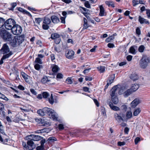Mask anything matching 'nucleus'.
<instances>
[{"label": "nucleus", "instance_id": "0e129e2a", "mask_svg": "<svg viewBox=\"0 0 150 150\" xmlns=\"http://www.w3.org/2000/svg\"><path fill=\"white\" fill-rule=\"evenodd\" d=\"M4 109V106L2 103H0V110L3 111Z\"/></svg>", "mask_w": 150, "mask_h": 150}, {"label": "nucleus", "instance_id": "774afa93", "mask_svg": "<svg viewBox=\"0 0 150 150\" xmlns=\"http://www.w3.org/2000/svg\"><path fill=\"white\" fill-rule=\"evenodd\" d=\"M146 13L148 18H150V10L146 9Z\"/></svg>", "mask_w": 150, "mask_h": 150}, {"label": "nucleus", "instance_id": "a18cd8bd", "mask_svg": "<svg viewBox=\"0 0 150 150\" xmlns=\"http://www.w3.org/2000/svg\"><path fill=\"white\" fill-rule=\"evenodd\" d=\"M63 76V75L62 73H57V79H62Z\"/></svg>", "mask_w": 150, "mask_h": 150}, {"label": "nucleus", "instance_id": "e433bc0d", "mask_svg": "<svg viewBox=\"0 0 150 150\" xmlns=\"http://www.w3.org/2000/svg\"><path fill=\"white\" fill-rule=\"evenodd\" d=\"M5 20L3 18H0V28L4 26Z\"/></svg>", "mask_w": 150, "mask_h": 150}, {"label": "nucleus", "instance_id": "4468645a", "mask_svg": "<svg viewBox=\"0 0 150 150\" xmlns=\"http://www.w3.org/2000/svg\"><path fill=\"white\" fill-rule=\"evenodd\" d=\"M114 117H115V119L119 123L121 122L122 121H124V120L122 118V117L117 113H115L114 114Z\"/></svg>", "mask_w": 150, "mask_h": 150}, {"label": "nucleus", "instance_id": "423d86ee", "mask_svg": "<svg viewBox=\"0 0 150 150\" xmlns=\"http://www.w3.org/2000/svg\"><path fill=\"white\" fill-rule=\"evenodd\" d=\"M149 62V59L146 56H143L140 60V66L143 68L146 67Z\"/></svg>", "mask_w": 150, "mask_h": 150}, {"label": "nucleus", "instance_id": "0eeeda50", "mask_svg": "<svg viewBox=\"0 0 150 150\" xmlns=\"http://www.w3.org/2000/svg\"><path fill=\"white\" fill-rule=\"evenodd\" d=\"M26 138L27 140H32L34 141H38L41 140L42 139V137L38 135L32 134L27 136Z\"/></svg>", "mask_w": 150, "mask_h": 150}, {"label": "nucleus", "instance_id": "473e14b6", "mask_svg": "<svg viewBox=\"0 0 150 150\" xmlns=\"http://www.w3.org/2000/svg\"><path fill=\"white\" fill-rule=\"evenodd\" d=\"M115 79V76L114 75H112L111 76L109 80L107 81V82L109 83L110 85L113 83Z\"/></svg>", "mask_w": 150, "mask_h": 150}, {"label": "nucleus", "instance_id": "5701e85b", "mask_svg": "<svg viewBox=\"0 0 150 150\" xmlns=\"http://www.w3.org/2000/svg\"><path fill=\"white\" fill-rule=\"evenodd\" d=\"M141 110L140 108H135L133 112V115L134 116H137L141 112Z\"/></svg>", "mask_w": 150, "mask_h": 150}, {"label": "nucleus", "instance_id": "a211bd4d", "mask_svg": "<svg viewBox=\"0 0 150 150\" xmlns=\"http://www.w3.org/2000/svg\"><path fill=\"white\" fill-rule=\"evenodd\" d=\"M38 120L40 121L41 124L42 126H48L50 125V122L45 120L40 119V120Z\"/></svg>", "mask_w": 150, "mask_h": 150}, {"label": "nucleus", "instance_id": "09e8293b", "mask_svg": "<svg viewBox=\"0 0 150 150\" xmlns=\"http://www.w3.org/2000/svg\"><path fill=\"white\" fill-rule=\"evenodd\" d=\"M85 6L87 8H90L91 6L88 1H86L84 3Z\"/></svg>", "mask_w": 150, "mask_h": 150}, {"label": "nucleus", "instance_id": "052dcab7", "mask_svg": "<svg viewBox=\"0 0 150 150\" xmlns=\"http://www.w3.org/2000/svg\"><path fill=\"white\" fill-rule=\"evenodd\" d=\"M58 127L60 130L63 129H64V125L61 124H59L58 125Z\"/></svg>", "mask_w": 150, "mask_h": 150}, {"label": "nucleus", "instance_id": "ea45409f", "mask_svg": "<svg viewBox=\"0 0 150 150\" xmlns=\"http://www.w3.org/2000/svg\"><path fill=\"white\" fill-rule=\"evenodd\" d=\"M17 4L16 3H13L11 4V7L9 8V9L11 10H13L14 8L16 6Z\"/></svg>", "mask_w": 150, "mask_h": 150}, {"label": "nucleus", "instance_id": "a878e982", "mask_svg": "<svg viewBox=\"0 0 150 150\" xmlns=\"http://www.w3.org/2000/svg\"><path fill=\"white\" fill-rule=\"evenodd\" d=\"M51 68H52V71L53 72L52 75L54 76L56 74V65L55 64H52Z\"/></svg>", "mask_w": 150, "mask_h": 150}, {"label": "nucleus", "instance_id": "f8f14e48", "mask_svg": "<svg viewBox=\"0 0 150 150\" xmlns=\"http://www.w3.org/2000/svg\"><path fill=\"white\" fill-rule=\"evenodd\" d=\"M118 88V87L117 86H115L112 88L110 93L111 97L116 96L117 91Z\"/></svg>", "mask_w": 150, "mask_h": 150}, {"label": "nucleus", "instance_id": "7ed1b4c3", "mask_svg": "<svg viewBox=\"0 0 150 150\" xmlns=\"http://www.w3.org/2000/svg\"><path fill=\"white\" fill-rule=\"evenodd\" d=\"M12 33L15 35H19L22 32V28L19 25L15 24L11 29Z\"/></svg>", "mask_w": 150, "mask_h": 150}, {"label": "nucleus", "instance_id": "2eb2a0df", "mask_svg": "<svg viewBox=\"0 0 150 150\" xmlns=\"http://www.w3.org/2000/svg\"><path fill=\"white\" fill-rule=\"evenodd\" d=\"M139 103V100L136 99L134 100L131 103V106L132 108H135Z\"/></svg>", "mask_w": 150, "mask_h": 150}, {"label": "nucleus", "instance_id": "f3484780", "mask_svg": "<svg viewBox=\"0 0 150 150\" xmlns=\"http://www.w3.org/2000/svg\"><path fill=\"white\" fill-rule=\"evenodd\" d=\"M139 22L141 24H143L145 23L146 24H149V22L148 21L142 18L141 16H139Z\"/></svg>", "mask_w": 150, "mask_h": 150}, {"label": "nucleus", "instance_id": "4c0bfd02", "mask_svg": "<svg viewBox=\"0 0 150 150\" xmlns=\"http://www.w3.org/2000/svg\"><path fill=\"white\" fill-rule=\"evenodd\" d=\"M114 38V36L112 35L107 38L105 40V41L107 42H108L113 40Z\"/></svg>", "mask_w": 150, "mask_h": 150}, {"label": "nucleus", "instance_id": "9b49d317", "mask_svg": "<svg viewBox=\"0 0 150 150\" xmlns=\"http://www.w3.org/2000/svg\"><path fill=\"white\" fill-rule=\"evenodd\" d=\"M15 38L16 39L18 45L21 44L25 40V37L24 35L16 36Z\"/></svg>", "mask_w": 150, "mask_h": 150}, {"label": "nucleus", "instance_id": "4be33fe9", "mask_svg": "<svg viewBox=\"0 0 150 150\" xmlns=\"http://www.w3.org/2000/svg\"><path fill=\"white\" fill-rule=\"evenodd\" d=\"M139 88V85L138 84L136 83L132 85L130 89L133 92L136 91Z\"/></svg>", "mask_w": 150, "mask_h": 150}, {"label": "nucleus", "instance_id": "72a5a7b5", "mask_svg": "<svg viewBox=\"0 0 150 150\" xmlns=\"http://www.w3.org/2000/svg\"><path fill=\"white\" fill-rule=\"evenodd\" d=\"M105 4L108 5L109 6H111L112 7H114V4L111 1H105Z\"/></svg>", "mask_w": 150, "mask_h": 150}, {"label": "nucleus", "instance_id": "bb28decb", "mask_svg": "<svg viewBox=\"0 0 150 150\" xmlns=\"http://www.w3.org/2000/svg\"><path fill=\"white\" fill-rule=\"evenodd\" d=\"M21 74L22 77L25 79V81L27 82H29V76L23 72H22Z\"/></svg>", "mask_w": 150, "mask_h": 150}, {"label": "nucleus", "instance_id": "dca6fc26", "mask_svg": "<svg viewBox=\"0 0 150 150\" xmlns=\"http://www.w3.org/2000/svg\"><path fill=\"white\" fill-rule=\"evenodd\" d=\"M110 108L113 110L118 111L120 110V108L118 107L113 105V104L111 102H110L108 103Z\"/></svg>", "mask_w": 150, "mask_h": 150}, {"label": "nucleus", "instance_id": "f257e3e1", "mask_svg": "<svg viewBox=\"0 0 150 150\" xmlns=\"http://www.w3.org/2000/svg\"><path fill=\"white\" fill-rule=\"evenodd\" d=\"M43 110L45 112V115L47 114L49 118L54 120H56L55 112L54 110L47 107H45L43 108Z\"/></svg>", "mask_w": 150, "mask_h": 150}, {"label": "nucleus", "instance_id": "58836bf2", "mask_svg": "<svg viewBox=\"0 0 150 150\" xmlns=\"http://www.w3.org/2000/svg\"><path fill=\"white\" fill-rule=\"evenodd\" d=\"M42 20V18H35V21L38 24L40 25L41 22Z\"/></svg>", "mask_w": 150, "mask_h": 150}, {"label": "nucleus", "instance_id": "aec40b11", "mask_svg": "<svg viewBox=\"0 0 150 150\" xmlns=\"http://www.w3.org/2000/svg\"><path fill=\"white\" fill-rule=\"evenodd\" d=\"M100 13L99 16H102L106 15V13L105 12L104 9L102 5L100 6Z\"/></svg>", "mask_w": 150, "mask_h": 150}, {"label": "nucleus", "instance_id": "de8ad7c7", "mask_svg": "<svg viewBox=\"0 0 150 150\" xmlns=\"http://www.w3.org/2000/svg\"><path fill=\"white\" fill-rule=\"evenodd\" d=\"M18 10L20 11L23 12L24 13H25L27 14L29 13L28 12L24 10V9L20 7L18 8Z\"/></svg>", "mask_w": 150, "mask_h": 150}, {"label": "nucleus", "instance_id": "3c124183", "mask_svg": "<svg viewBox=\"0 0 150 150\" xmlns=\"http://www.w3.org/2000/svg\"><path fill=\"white\" fill-rule=\"evenodd\" d=\"M48 24H43L42 26V28L44 30H47L49 28V26L48 25Z\"/></svg>", "mask_w": 150, "mask_h": 150}, {"label": "nucleus", "instance_id": "c85d7f7f", "mask_svg": "<svg viewBox=\"0 0 150 150\" xmlns=\"http://www.w3.org/2000/svg\"><path fill=\"white\" fill-rule=\"evenodd\" d=\"M130 77L131 79L133 81L136 80H137L139 78L137 75L135 74H134L131 75Z\"/></svg>", "mask_w": 150, "mask_h": 150}, {"label": "nucleus", "instance_id": "8fccbe9b", "mask_svg": "<svg viewBox=\"0 0 150 150\" xmlns=\"http://www.w3.org/2000/svg\"><path fill=\"white\" fill-rule=\"evenodd\" d=\"M35 62L37 63H39L40 64H42V62L41 61V59L39 57H37L35 61Z\"/></svg>", "mask_w": 150, "mask_h": 150}, {"label": "nucleus", "instance_id": "603ef678", "mask_svg": "<svg viewBox=\"0 0 150 150\" xmlns=\"http://www.w3.org/2000/svg\"><path fill=\"white\" fill-rule=\"evenodd\" d=\"M132 3L134 6H135L139 4V1L137 0H133Z\"/></svg>", "mask_w": 150, "mask_h": 150}, {"label": "nucleus", "instance_id": "6e6552de", "mask_svg": "<svg viewBox=\"0 0 150 150\" xmlns=\"http://www.w3.org/2000/svg\"><path fill=\"white\" fill-rule=\"evenodd\" d=\"M0 51L1 53L4 54L10 52V49L7 44H4L3 45L0 50Z\"/></svg>", "mask_w": 150, "mask_h": 150}, {"label": "nucleus", "instance_id": "cd10ccee", "mask_svg": "<svg viewBox=\"0 0 150 150\" xmlns=\"http://www.w3.org/2000/svg\"><path fill=\"white\" fill-rule=\"evenodd\" d=\"M97 69L100 73H102L105 71V66H100L97 67Z\"/></svg>", "mask_w": 150, "mask_h": 150}, {"label": "nucleus", "instance_id": "c756f323", "mask_svg": "<svg viewBox=\"0 0 150 150\" xmlns=\"http://www.w3.org/2000/svg\"><path fill=\"white\" fill-rule=\"evenodd\" d=\"M51 22L50 19L48 17H45L43 21V23L46 24H49Z\"/></svg>", "mask_w": 150, "mask_h": 150}, {"label": "nucleus", "instance_id": "c9c22d12", "mask_svg": "<svg viewBox=\"0 0 150 150\" xmlns=\"http://www.w3.org/2000/svg\"><path fill=\"white\" fill-rule=\"evenodd\" d=\"M126 116L127 119H130L132 117V113L131 111H128L126 114Z\"/></svg>", "mask_w": 150, "mask_h": 150}, {"label": "nucleus", "instance_id": "49530a36", "mask_svg": "<svg viewBox=\"0 0 150 150\" xmlns=\"http://www.w3.org/2000/svg\"><path fill=\"white\" fill-rule=\"evenodd\" d=\"M42 67V66L38 64H36L34 66V67L35 69L38 70H39L40 68Z\"/></svg>", "mask_w": 150, "mask_h": 150}, {"label": "nucleus", "instance_id": "7c9ffc66", "mask_svg": "<svg viewBox=\"0 0 150 150\" xmlns=\"http://www.w3.org/2000/svg\"><path fill=\"white\" fill-rule=\"evenodd\" d=\"M112 101L115 104H117L118 102V100L117 96L111 97Z\"/></svg>", "mask_w": 150, "mask_h": 150}, {"label": "nucleus", "instance_id": "6ab92c4d", "mask_svg": "<svg viewBox=\"0 0 150 150\" xmlns=\"http://www.w3.org/2000/svg\"><path fill=\"white\" fill-rule=\"evenodd\" d=\"M56 141V138L55 137H51L48 138L47 141L48 143L52 144H53Z\"/></svg>", "mask_w": 150, "mask_h": 150}, {"label": "nucleus", "instance_id": "864d4df0", "mask_svg": "<svg viewBox=\"0 0 150 150\" xmlns=\"http://www.w3.org/2000/svg\"><path fill=\"white\" fill-rule=\"evenodd\" d=\"M51 38L53 40H55L56 38V33H54L52 34Z\"/></svg>", "mask_w": 150, "mask_h": 150}, {"label": "nucleus", "instance_id": "5fc2aeb1", "mask_svg": "<svg viewBox=\"0 0 150 150\" xmlns=\"http://www.w3.org/2000/svg\"><path fill=\"white\" fill-rule=\"evenodd\" d=\"M60 35L57 34V44L59 43L61 41V39L59 38Z\"/></svg>", "mask_w": 150, "mask_h": 150}, {"label": "nucleus", "instance_id": "6e6d98bb", "mask_svg": "<svg viewBox=\"0 0 150 150\" xmlns=\"http://www.w3.org/2000/svg\"><path fill=\"white\" fill-rule=\"evenodd\" d=\"M3 82L7 84L8 86H11V85L10 81H8L4 80L3 81Z\"/></svg>", "mask_w": 150, "mask_h": 150}, {"label": "nucleus", "instance_id": "b1692460", "mask_svg": "<svg viewBox=\"0 0 150 150\" xmlns=\"http://www.w3.org/2000/svg\"><path fill=\"white\" fill-rule=\"evenodd\" d=\"M135 46H132L129 49V51L130 53L135 54L136 53Z\"/></svg>", "mask_w": 150, "mask_h": 150}, {"label": "nucleus", "instance_id": "ddd939ff", "mask_svg": "<svg viewBox=\"0 0 150 150\" xmlns=\"http://www.w3.org/2000/svg\"><path fill=\"white\" fill-rule=\"evenodd\" d=\"M12 54V52L11 51H10L8 53H7L6 54L4 55L1 59L0 63L2 64L4 62L3 60L8 58Z\"/></svg>", "mask_w": 150, "mask_h": 150}, {"label": "nucleus", "instance_id": "f704fd0d", "mask_svg": "<svg viewBox=\"0 0 150 150\" xmlns=\"http://www.w3.org/2000/svg\"><path fill=\"white\" fill-rule=\"evenodd\" d=\"M50 80H48L47 77L46 76H45L43 77L41 80V82L43 83H46L47 81H49Z\"/></svg>", "mask_w": 150, "mask_h": 150}, {"label": "nucleus", "instance_id": "2f4dec72", "mask_svg": "<svg viewBox=\"0 0 150 150\" xmlns=\"http://www.w3.org/2000/svg\"><path fill=\"white\" fill-rule=\"evenodd\" d=\"M37 113L41 116H43L45 115V112L43 110V108L42 109H39L37 111Z\"/></svg>", "mask_w": 150, "mask_h": 150}, {"label": "nucleus", "instance_id": "412c9836", "mask_svg": "<svg viewBox=\"0 0 150 150\" xmlns=\"http://www.w3.org/2000/svg\"><path fill=\"white\" fill-rule=\"evenodd\" d=\"M133 93L132 91L130 89H128L127 90L125 89L124 93V96L125 98L127 97Z\"/></svg>", "mask_w": 150, "mask_h": 150}, {"label": "nucleus", "instance_id": "e2e57ef3", "mask_svg": "<svg viewBox=\"0 0 150 150\" xmlns=\"http://www.w3.org/2000/svg\"><path fill=\"white\" fill-rule=\"evenodd\" d=\"M136 33L138 35H140V30L139 28L138 27L136 29Z\"/></svg>", "mask_w": 150, "mask_h": 150}, {"label": "nucleus", "instance_id": "13d9d810", "mask_svg": "<svg viewBox=\"0 0 150 150\" xmlns=\"http://www.w3.org/2000/svg\"><path fill=\"white\" fill-rule=\"evenodd\" d=\"M132 58V56L131 55H128L127 57V59L128 61H131Z\"/></svg>", "mask_w": 150, "mask_h": 150}, {"label": "nucleus", "instance_id": "20e7f679", "mask_svg": "<svg viewBox=\"0 0 150 150\" xmlns=\"http://www.w3.org/2000/svg\"><path fill=\"white\" fill-rule=\"evenodd\" d=\"M42 95L43 98L45 99L46 100L48 101L49 103L51 104H52L54 102V100L52 95V94H51L50 98H48L50 96V94L46 92H43L42 93Z\"/></svg>", "mask_w": 150, "mask_h": 150}, {"label": "nucleus", "instance_id": "680f3d73", "mask_svg": "<svg viewBox=\"0 0 150 150\" xmlns=\"http://www.w3.org/2000/svg\"><path fill=\"white\" fill-rule=\"evenodd\" d=\"M85 80L86 81H91L92 80V78L91 77H88V76H86Z\"/></svg>", "mask_w": 150, "mask_h": 150}, {"label": "nucleus", "instance_id": "393cba45", "mask_svg": "<svg viewBox=\"0 0 150 150\" xmlns=\"http://www.w3.org/2000/svg\"><path fill=\"white\" fill-rule=\"evenodd\" d=\"M11 44L12 46L13 47H16L17 45H18L17 40L16 38H15V36L14 37L13 40L11 42Z\"/></svg>", "mask_w": 150, "mask_h": 150}, {"label": "nucleus", "instance_id": "9d476101", "mask_svg": "<svg viewBox=\"0 0 150 150\" xmlns=\"http://www.w3.org/2000/svg\"><path fill=\"white\" fill-rule=\"evenodd\" d=\"M74 52L71 50H68L66 51L65 55L66 57L69 59H71L74 57Z\"/></svg>", "mask_w": 150, "mask_h": 150}, {"label": "nucleus", "instance_id": "f03ea898", "mask_svg": "<svg viewBox=\"0 0 150 150\" xmlns=\"http://www.w3.org/2000/svg\"><path fill=\"white\" fill-rule=\"evenodd\" d=\"M16 23L15 21L12 18H9L4 21V26L6 29L8 30H11Z\"/></svg>", "mask_w": 150, "mask_h": 150}, {"label": "nucleus", "instance_id": "1a4fd4ad", "mask_svg": "<svg viewBox=\"0 0 150 150\" xmlns=\"http://www.w3.org/2000/svg\"><path fill=\"white\" fill-rule=\"evenodd\" d=\"M32 140H29L27 141L28 149V150H33L36 147Z\"/></svg>", "mask_w": 150, "mask_h": 150}, {"label": "nucleus", "instance_id": "69168bd1", "mask_svg": "<svg viewBox=\"0 0 150 150\" xmlns=\"http://www.w3.org/2000/svg\"><path fill=\"white\" fill-rule=\"evenodd\" d=\"M30 91L34 95H36L37 94L36 92L33 88L31 89L30 90Z\"/></svg>", "mask_w": 150, "mask_h": 150}, {"label": "nucleus", "instance_id": "39448f33", "mask_svg": "<svg viewBox=\"0 0 150 150\" xmlns=\"http://www.w3.org/2000/svg\"><path fill=\"white\" fill-rule=\"evenodd\" d=\"M1 35L4 40L11 41L12 40V35L10 33L5 30L2 32V33H1Z\"/></svg>", "mask_w": 150, "mask_h": 150}, {"label": "nucleus", "instance_id": "4d7b16f0", "mask_svg": "<svg viewBox=\"0 0 150 150\" xmlns=\"http://www.w3.org/2000/svg\"><path fill=\"white\" fill-rule=\"evenodd\" d=\"M44 149V146L40 145V146H38L36 147L37 150H42Z\"/></svg>", "mask_w": 150, "mask_h": 150}, {"label": "nucleus", "instance_id": "bf43d9fd", "mask_svg": "<svg viewBox=\"0 0 150 150\" xmlns=\"http://www.w3.org/2000/svg\"><path fill=\"white\" fill-rule=\"evenodd\" d=\"M140 141V138L139 137H137L134 140V142L135 144H137L138 142Z\"/></svg>", "mask_w": 150, "mask_h": 150}, {"label": "nucleus", "instance_id": "79ce46f5", "mask_svg": "<svg viewBox=\"0 0 150 150\" xmlns=\"http://www.w3.org/2000/svg\"><path fill=\"white\" fill-rule=\"evenodd\" d=\"M145 47L143 45H141L140 46L138 50L139 51L141 52H143L144 49Z\"/></svg>", "mask_w": 150, "mask_h": 150}, {"label": "nucleus", "instance_id": "338daca9", "mask_svg": "<svg viewBox=\"0 0 150 150\" xmlns=\"http://www.w3.org/2000/svg\"><path fill=\"white\" fill-rule=\"evenodd\" d=\"M50 57L52 61V62H55V61H54V60L55 59V55L54 54H52L50 55Z\"/></svg>", "mask_w": 150, "mask_h": 150}, {"label": "nucleus", "instance_id": "c03bdc74", "mask_svg": "<svg viewBox=\"0 0 150 150\" xmlns=\"http://www.w3.org/2000/svg\"><path fill=\"white\" fill-rule=\"evenodd\" d=\"M66 82L68 84H71L73 82L69 77L66 80Z\"/></svg>", "mask_w": 150, "mask_h": 150}, {"label": "nucleus", "instance_id": "a19ab883", "mask_svg": "<svg viewBox=\"0 0 150 150\" xmlns=\"http://www.w3.org/2000/svg\"><path fill=\"white\" fill-rule=\"evenodd\" d=\"M125 89V88H120L119 91V94L120 95L123 94V95L124 96Z\"/></svg>", "mask_w": 150, "mask_h": 150}, {"label": "nucleus", "instance_id": "37998d69", "mask_svg": "<svg viewBox=\"0 0 150 150\" xmlns=\"http://www.w3.org/2000/svg\"><path fill=\"white\" fill-rule=\"evenodd\" d=\"M51 19L52 21L54 23H56V16H53L51 17Z\"/></svg>", "mask_w": 150, "mask_h": 150}]
</instances>
